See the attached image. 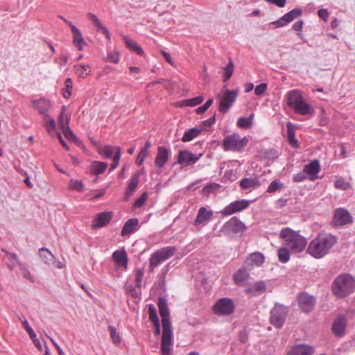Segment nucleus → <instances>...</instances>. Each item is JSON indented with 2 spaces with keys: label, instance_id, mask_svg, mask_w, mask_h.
<instances>
[{
  "label": "nucleus",
  "instance_id": "nucleus-3",
  "mask_svg": "<svg viewBox=\"0 0 355 355\" xmlns=\"http://www.w3.org/2000/svg\"><path fill=\"white\" fill-rule=\"evenodd\" d=\"M355 279L349 274L338 275L332 284L334 294L339 298L349 295L354 291Z\"/></svg>",
  "mask_w": 355,
  "mask_h": 355
},
{
  "label": "nucleus",
  "instance_id": "nucleus-22",
  "mask_svg": "<svg viewBox=\"0 0 355 355\" xmlns=\"http://www.w3.org/2000/svg\"><path fill=\"white\" fill-rule=\"evenodd\" d=\"M250 270L245 268V266H243L242 268H239L233 275V280L236 285L239 286H244L247 284L248 280L250 278V274L248 272Z\"/></svg>",
  "mask_w": 355,
  "mask_h": 355
},
{
  "label": "nucleus",
  "instance_id": "nucleus-43",
  "mask_svg": "<svg viewBox=\"0 0 355 355\" xmlns=\"http://www.w3.org/2000/svg\"><path fill=\"white\" fill-rule=\"evenodd\" d=\"M107 167V164L103 162H93L91 166V172L95 175H100L104 173Z\"/></svg>",
  "mask_w": 355,
  "mask_h": 355
},
{
  "label": "nucleus",
  "instance_id": "nucleus-4",
  "mask_svg": "<svg viewBox=\"0 0 355 355\" xmlns=\"http://www.w3.org/2000/svg\"><path fill=\"white\" fill-rule=\"evenodd\" d=\"M246 137H241L237 133L225 137L223 140V148L225 151L241 152L248 144Z\"/></svg>",
  "mask_w": 355,
  "mask_h": 355
},
{
  "label": "nucleus",
  "instance_id": "nucleus-34",
  "mask_svg": "<svg viewBox=\"0 0 355 355\" xmlns=\"http://www.w3.org/2000/svg\"><path fill=\"white\" fill-rule=\"evenodd\" d=\"M2 251L6 254V265L9 269L12 270L17 266H19L20 268L21 266L23 265L19 261L18 257L15 253L10 252L5 249H2Z\"/></svg>",
  "mask_w": 355,
  "mask_h": 355
},
{
  "label": "nucleus",
  "instance_id": "nucleus-18",
  "mask_svg": "<svg viewBox=\"0 0 355 355\" xmlns=\"http://www.w3.org/2000/svg\"><path fill=\"white\" fill-rule=\"evenodd\" d=\"M63 20L70 26L71 31L73 33V42L74 45H76L78 50L82 51L85 46H87V43L85 41L80 31L74 26L70 21L62 18Z\"/></svg>",
  "mask_w": 355,
  "mask_h": 355
},
{
  "label": "nucleus",
  "instance_id": "nucleus-27",
  "mask_svg": "<svg viewBox=\"0 0 355 355\" xmlns=\"http://www.w3.org/2000/svg\"><path fill=\"white\" fill-rule=\"evenodd\" d=\"M296 236L297 238H295L291 243H288L287 246L291 248L293 252L299 253L304 250L307 241L306 239L300 234Z\"/></svg>",
  "mask_w": 355,
  "mask_h": 355
},
{
  "label": "nucleus",
  "instance_id": "nucleus-23",
  "mask_svg": "<svg viewBox=\"0 0 355 355\" xmlns=\"http://www.w3.org/2000/svg\"><path fill=\"white\" fill-rule=\"evenodd\" d=\"M202 154H193L188 150L180 151L178 163L180 164L191 165L195 164L201 157Z\"/></svg>",
  "mask_w": 355,
  "mask_h": 355
},
{
  "label": "nucleus",
  "instance_id": "nucleus-19",
  "mask_svg": "<svg viewBox=\"0 0 355 355\" xmlns=\"http://www.w3.org/2000/svg\"><path fill=\"white\" fill-rule=\"evenodd\" d=\"M265 261L263 254L259 252L251 253L244 263V266L248 270L253 269L254 267L261 266Z\"/></svg>",
  "mask_w": 355,
  "mask_h": 355
},
{
  "label": "nucleus",
  "instance_id": "nucleus-1",
  "mask_svg": "<svg viewBox=\"0 0 355 355\" xmlns=\"http://www.w3.org/2000/svg\"><path fill=\"white\" fill-rule=\"evenodd\" d=\"M158 307L162 318L163 329L161 340L162 355H172L173 336L166 301L163 298H159L158 300Z\"/></svg>",
  "mask_w": 355,
  "mask_h": 355
},
{
  "label": "nucleus",
  "instance_id": "nucleus-20",
  "mask_svg": "<svg viewBox=\"0 0 355 355\" xmlns=\"http://www.w3.org/2000/svg\"><path fill=\"white\" fill-rule=\"evenodd\" d=\"M315 302L314 297L306 293H302L299 295V306L305 313H309L313 309Z\"/></svg>",
  "mask_w": 355,
  "mask_h": 355
},
{
  "label": "nucleus",
  "instance_id": "nucleus-15",
  "mask_svg": "<svg viewBox=\"0 0 355 355\" xmlns=\"http://www.w3.org/2000/svg\"><path fill=\"white\" fill-rule=\"evenodd\" d=\"M214 216V211L207 207H201L198 211L194 220V225H205L210 221Z\"/></svg>",
  "mask_w": 355,
  "mask_h": 355
},
{
  "label": "nucleus",
  "instance_id": "nucleus-42",
  "mask_svg": "<svg viewBox=\"0 0 355 355\" xmlns=\"http://www.w3.org/2000/svg\"><path fill=\"white\" fill-rule=\"evenodd\" d=\"M119 148V146H105L101 149L98 150V153L101 155H102L103 157L106 159H110L112 156L114 157L115 153H116V148Z\"/></svg>",
  "mask_w": 355,
  "mask_h": 355
},
{
  "label": "nucleus",
  "instance_id": "nucleus-46",
  "mask_svg": "<svg viewBox=\"0 0 355 355\" xmlns=\"http://www.w3.org/2000/svg\"><path fill=\"white\" fill-rule=\"evenodd\" d=\"M266 286L265 282L259 281L251 285L248 288L247 291L252 294H255L257 292H263L266 290Z\"/></svg>",
  "mask_w": 355,
  "mask_h": 355
},
{
  "label": "nucleus",
  "instance_id": "nucleus-48",
  "mask_svg": "<svg viewBox=\"0 0 355 355\" xmlns=\"http://www.w3.org/2000/svg\"><path fill=\"white\" fill-rule=\"evenodd\" d=\"M69 188L71 190L82 192L85 190V185L80 180L71 179L69 184Z\"/></svg>",
  "mask_w": 355,
  "mask_h": 355
},
{
  "label": "nucleus",
  "instance_id": "nucleus-39",
  "mask_svg": "<svg viewBox=\"0 0 355 355\" xmlns=\"http://www.w3.org/2000/svg\"><path fill=\"white\" fill-rule=\"evenodd\" d=\"M88 17L92 21L93 24L97 28L98 31H101L106 36L107 38L110 39V35L107 28L101 24L99 19L95 15L91 12L88 14Z\"/></svg>",
  "mask_w": 355,
  "mask_h": 355
},
{
  "label": "nucleus",
  "instance_id": "nucleus-7",
  "mask_svg": "<svg viewBox=\"0 0 355 355\" xmlns=\"http://www.w3.org/2000/svg\"><path fill=\"white\" fill-rule=\"evenodd\" d=\"M238 95L239 89L230 90L224 87L218 96L220 98L219 111L227 113L236 101Z\"/></svg>",
  "mask_w": 355,
  "mask_h": 355
},
{
  "label": "nucleus",
  "instance_id": "nucleus-29",
  "mask_svg": "<svg viewBox=\"0 0 355 355\" xmlns=\"http://www.w3.org/2000/svg\"><path fill=\"white\" fill-rule=\"evenodd\" d=\"M169 157L168 150L164 146H159L155 164L159 168L163 167L167 162Z\"/></svg>",
  "mask_w": 355,
  "mask_h": 355
},
{
  "label": "nucleus",
  "instance_id": "nucleus-24",
  "mask_svg": "<svg viewBox=\"0 0 355 355\" xmlns=\"http://www.w3.org/2000/svg\"><path fill=\"white\" fill-rule=\"evenodd\" d=\"M320 166L319 161L317 159L313 160L309 164L304 167V173L309 175V179L311 181H314L318 178V174L320 171Z\"/></svg>",
  "mask_w": 355,
  "mask_h": 355
},
{
  "label": "nucleus",
  "instance_id": "nucleus-2",
  "mask_svg": "<svg viewBox=\"0 0 355 355\" xmlns=\"http://www.w3.org/2000/svg\"><path fill=\"white\" fill-rule=\"evenodd\" d=\"M337 242V236L329 233H320L309 243L306 253L315 259H322L329 253Z\"/></svg>",
  "mask_w": 355,
  "mask_h": 355
},
{
  "label": "nucleus",
  "instance_id": "nucleus-13",
  "mask_svg": "<svg viewBox=\"0 0 355 355\" xmlns=\"http://www.w3.org/2000/svg\"><path fill=\"white\" fill-rule=\"evenodd\" d=\"M246 230V226L238 218L233 217L230 218L223 226L221 231L225 234L232 233L243 232Z\"/></svg>",
  "mask_w": 355,
  "mask_h": 355
},
{
  "label": "nucleus",
  "instance_id": "nucleus-62",
  "mask_svg": "<svg viewBox=\"0 0 355 355\" xmlns=\"http://www.w3.org/2000/svg\"><path fill=\"white\" fill-rule=\"evenodd\" d=\"M147 197V193H142L141 196L135 201L134 207L137 208L142 207L146 202Z\"/></svg>",
  "mask_w": 355,
  "mask_h": 355
},
{
  "label": "nucleus",
  "instance_id": "nucleus-56",
  "mask_svg": "<svg viewBox=\"0 0 355 355\" xmlns=\"http://www.w3.org/2000/svg\"><path fill=\"white\" fill-rule=\"evenodd\" d=\"M106 62H110L113 63H118L119 62V53L116 51H112L107 53L105 58Z\"/></svg>",
  "mask_w": 355,
  "mask_h": 355
},
{
  "label": "nucleus",
  "instance_id": "nucleus-12",
  "mask_svg": "<svg viewBox=\"0 0 355 355\" xmlns=\"http://www.w3.org/2000/svg\"><path fill=\"white\" fill-rule=\"evenodd\" d=\"M353 223L350 213L343 207L337 208L334 211L333 223L336 226H344Z\"/></svg>",
  "mask_w": 355,
  "mask_h": 355
},
{
  "label": "nucleus",
  "instance_id": "nucleus-45",
  "mask_svg": "<svg viewBox=\"0 0 355 355\" xmlns=\"http://www.w3.org/2000/svg\"><path fill=\"white\" fill-rule=\"evenodd\" d=\"M254 114H252L249 117H241L237 121V126L240 128L248 129L252 127Z\"/></svg>",
  "mask_w": 355,
  "mask_h": 355
},
{
  "label": "nucleus",
  "instance_id": "nucleus-9",
  "mask_svg": "<svg viewBox=\"0 0 355 355\" xmlns=\"http://www.w3.org/2000/svg\"><path fill=\"white\" fill-rule=\"evenodd\" d=\"M70 116V114H69L67 112L66 106H62L61 112L58 117V124L64 135L68 139H72L76 138V136L74 135L69 125Z\"/></svg>",
  "mask_w": 355,
  "mask_h": 355
},
{
  "label": "nucleus",
  "instance_id": "nucleus-53",
  "mask_svg": "<svg viewBox=\"0 0 355 355\" xmlns=\"http://www.w3.org/2000/svg\"><path fill=\"white\" fill-rule=\"evenodd\" d=\"M284 187V184L278 180H274L269 184L267 191L268 193H275L277 190H279Z\"/></svg>",
  "mask_w": 355,
  "mask_h": 355
},
{
  "label": "nucleus",
  "instance_id": "nucleus-41",
  "mask_svg": "<svg viewBox=\"0 0 355 355\" xmlns=\"http://www.w3.org/2000/svg\"><path fill=\"white\" fill-rule=\"evenodd\" d=\"M123 39L127 47L135 52L137 55H141L144 54L142 48L137 42L128 36H123Z\"/></svg>",
  "mask_w": 355,
  "mask_h": 355
},
{
  "label": "nucleus",
  "instance_id": "nucleus-17",
  "mask_svg": "<svg viewBox=\"0 0 355 355\" xmlns=\"http://www.w3.org/2000/svg\"><path fill=\"white\" fill-rule=\"evenodd\" d=\"M302 13V11L300 8H295L285 14L279 19L272 21V24H275L277 28L285 26L290 22L293 21L295 19L300 17Z\"/></svg>",
  "mask_w": 355,
  "mask_h": 355
},
{
  "label": "nucleus",
  "instance_id": "nucleus-21",
  "mask_svg": "<svg viewBox=\"0 0 355 355\" xmlns=\"http://www.w3.org/2000/svg\"><path fill=\"white\" fill-rule=\"evenodd\" d=\"M347 318L343 315H338L332 324V331L338 337H343L345 334Z\"/></svg>",
  "mask_w": 355,
  "mask_h": 355
},
{
  "label": "nucleus",
  "instance_id": "nucleus-60",
  "mask_svg": "<svg viewBox=\"0 0 355 355\" xmlns=\"http://www.w3.org/2000/svg\"><path fill=\"white\" fill-rule=\"evenodd\" d=\"M144 271L143 270H137L135 273V286L140 288L141 286L142 279L144 277Z\"/></svg>",
  "mask_w": 355,
  "mask_h": 355
},
{
  "label": "nucleus",
  "instance_id": "nucleus-26",
  "mask_svg": "<svg viewBox=\"0 0 355 355\" xmlns=\"http://www.w3.org/2000/svg\"><path fill=\"white\" fill-rule=\"evenodd\" d=\"M31 103L33 107L43 116L48 114V112L51 107V102L45 98L33 100Z\"/></svg>",
  "mask_w": 355,
  "mask_h": 355
},
{
  "label": "nucleus",
  "instance_id": "nucleus-5",
  "mask_svg": "<svg viewBox=\"0 0 355 355\" xmlns=\"http://www.w3.org/2000/svg\"><path fill=\"white\" fill-rule=\"evenodd\" d=\"M177 252L174 246H166L153 253L150 258V270L153 271L159 264L173 257Z\"/></svg>",
  "mask_w": 355,
  "mask_h": 355
},
{
  "label": "nucleus",
  "instance_id": "nucleus-57",
  "mask_svg": "<svg viewBox=\"0 0 355 355\" xmlns=\"http://www.w3.org/2000/svg\"><path fill=\"white\" fill-rule=\"evenodd\" d=\"M116 153H115L114 156L113 157V162L112 163L110 166V171H112L115 169L119 163L121 156V150L120 148H116Z\"/></svg>",
  "mask_w": 355,
  "mask_h": 355
},
{
  "label": "nucleus",
  "instance_id": "nucleus-47",
  "mask_svg": "<svg viewBox=\"0 0 355 355\" xmlns=\"http://www.w3.org/2000/svg\"><path fill=\"white\" fill-rule=\"evenodd\" d=\"M204 97L202 96H198L193 98L186 99L181 101V105L194 107L202 103Z\"/></svg>",
  "mask_w": 355,
  "mask_h": 355
},
{
  "label": "nucleus",
  "instance_id": "nucleus-10",
  "mask_svg": "<svg viewBox=\"0 0 355 355\" xmlns=\"http://www.w3.org/2000/svg\"><path fill=\"white\" fill-rule=\"evenodd\" d=\"M234 310L233 301L227 297L218 300L213 306L214 313L218 315H226L231 314Z\"/></svg>",
  "mask_w": 355,
  "mask_h": 355
},
{
  "label": "nucleus",
  "instance_id": "nucleus-44",
  "mask_svg": "<svg viewBox=\"0 0 355 355\" xmlns=\"http://www.w3.org/2000/svg\"><path fill=\"white\" fill-rule=\"evenodd\" d=\"M75 72L80 78L87 77L91 72V67L89 64H76Z\"/></svg>",
  "mask_w": 355,
  "mask_h": 355
},
{
  "label": "nucleus",
  "instance_id": "nucleus-50",
  "mask_svg": "<svg viewBox=\"0 0 355 355\" xmlns=\"http://www.w3.org/2000/svg\"><path fill=\"white\" fill-rule=\"evenodd\" d=\"M278 257L282 263H286L290 259L289 250L286 248H280L277 252Z\"/></svg>",
  "mask_w": 355,
  "mask_h": 355
},
{
  "label": "nucleus",
  "instance_id": "nucleus-25",
  "mask_svg": "<svg viewBox=\"0 0 355 355\" xmlns=\"http://www.w3.org/2000/svg\"><path fill=\"white\" fill-rule=\"evenodd\" d=\"M113 214L112 212L100 213L95 216L92 227L94 228H99L105 226L110 223Z\"/></svg>",
  "mask_w": 355,
  "mask_h": 355
},
{
  "label": "nucleus",
  "instance_id": "nucleus-16",
  "mask_svg": "<svg viewBox=\"0 0 355 355\" xmlns=\"http://www.w3.org/2000/svg\"><path fill=\"white\" fill-rule=\"evenodd\" d=\"M302 13V11L300 8H295L285 14L279 19L272 21V24H275L277 28L285 26L290 22L293 21L295 19L300 17Z\"/></svg>",
  "mask_w": 355,
  "mask_h": 355
},
{
  "label": "nucleus",
  "instance_id": "nucleus-59",
  "mask_svg": "<svg viewBox=\"0 0 355 355\" xmlns=\"http://www.w3.org/2000/svg\"><path fill=\"white\" fill-rule=\"evenodd\" d=\"M19 268H20L24 278L31 281V282H35L34 276L31 274L30 270L26 268V266L24 264L21 266V267Z\"/></svg>",
  "mask_w": 355,
  "mask_h": 355
},
{
  "label": "nucleus",
  "instance_id": "nucleus-30",
  "mask_svg": "<svg viewBox=\"0 0 355 355\" xmlns=\"http://www.w3.org/2000/svg\"><path fill=\"white\" fill-rule=\"evenodd\" d=\"M291 108L293 109L295 112L301 115H311L313 113V110L311 105L305 101L304 98Z\"/></svg>",
  "mask_w": 355,
  "mask_h": 355
},
{
  "label": "nucleus",
  "instance_id": "nucleus-40",
  "mask_svg": "<svg viewBox=\"0 0 355 355\" xmlns=\"http://www.w3.org/2000/svg\"><path fill=\"white\" fill-rule=\"evenodd\" d=\"M43 120L48 133L51 135L55 134L56 123L54 119L51 117L48 114L44 116Z\"/></svg>",
  "mask_w": 355,
  "mask_h": 355
},
{
  "label": "nucleus",
  "instance_id": "nucleus-51",
  "mask_svg": "<svg viewBox=\"0 0 355 355\" xmlns=\"http://www.w3.org/2000/svg\"><path fill=\"white\" fill-rule=\"evenodd\" d=\"M334 185L337 189L341 190H347L351 187L350 184L341 177L336 178Z\"/></svg>",
  "mask_w": 355,
  "mask_h": 355
},
{
  "label": "nucleus",
  "instance_id": "nucleus-33",
  "mask_svg": "<svg viewBox=\"0 0 355 355\" xmlns=\"http://www.w3.org/2000/svg\"><path fill=\"white\" fill-rule=\"evenodd\" d=\"M312 347L305 345H297L291 348L287 355H312Z\"/></svg>",
  "mask_w": 355,
  "mask_h": 355
},
{
  "label": "nucleus",
  "instance_id": "nucleus-28",
  "mask_svg": "<svg viewBox=\"0 0 355 355\" xmlns=\"http://www.w3.org/2000/svg\"><path fill=\"white\" fill-rule=\"evenodd\" d=\"M141 175V173L139 171L136 172L132 178L130 179L126 191L125 192V200L128 201L130 196L132 195L133 192L136 190L138 184L139 182V177Z\"/></svg>",
  "mask_w": 355,
  "mask_h": 355
},
{
  "label": "nucleus",
  "instance_id": "nucleus-37",
  "mask_svg": "<svg viewBox=\"0 0 355 355\" xmlns=\"http://www.w3.org/2000/svg\"><path fill=\"white\" fill-rule=\"evenodd\" d=\"M39 255L42 261L49 266L55 264V256L46 248H42L39 250Z\"/></svg>",
  "mask_w": 355,
  "mask_h": 355
},
{
  "label": "nucleus",
  "instance_id": "nucleus-58",
  "mask_svg": "<svg viewBox=\"0 0 355 355\" xmlns=\"http://www.w3.org/2000/svg\"><path fill=\"white\" fill-rule=\"evenodd\" d=\"M108 329H109V331L110 333V336L113 340V343L116 345L119 344L121 342V338H120L119 334L117 333L116 329L112 326H109Z\"/></svg>",
  "mask_w": 355,
  "mask_h": 355
},
{
  "label": "nucleus",
  "instance_id": "nucleus-6",
  "mask_svg": "<svg viewBox=\"0 0 355 355\" xmlns=\"http://www.w3.org/2000/svg\"><path fill=\"white\" fill-rule=\"evenodd\" d=\"M177 252L174 246H166L153 253L150 258V270L153 271L159 264L173 257Z\"/></svg>",
  "mask_w": 355,
  "mask_h": 355
},
{
  "label": "nucleus",
  "instance_id": "nucleus-31",
  "mask_svg": "<svg viewBox=\"0 0 355 355\" xmlns=\"http://www.w3.org/2000/svg\"><path fill=\"white\" fill-rule=\"evenodd\" d=\"M112 259L118 266L127 268L128 257L124 250L121 249L114 251L112 254Z\"/></svg>",
  "mask_w": 355,
  "mask_h": 355
},
{
  "label": "nucleus",
  "instance_id": "nucleus-11",
  "mask_svg": "<svg viewBox=\"0 0 355 355\" xmlns=\"http://www.w3.org/2000/svg\"><path fill=\"white\" fill-rule=\"evenodd\" d=\"M250 201L242 199L232 202L228 205L225 207L221 211L220 214L223 216H228L236 212L242 211L249 207Z\"/></svg>",
  "mask_w": 355,
  "mask_h": 355
},
{
  "label": "nucleus",
  "instance_id": "nucleus-32",
  "mask_svg": "<svg viewBox=\"0 0 355 355\" xmlns=\"http://www.w3.org/2000/svg\"><path fill=\"white\" fill-rule=\"evenodd\" d=\"M138 224L139 220L137 218H130L128 220L122 228L121 236L129 235L137 231Z\"/></svg>",
  "mask_w": 355,
  "mask_h": 355
},
{
  "label": "nucleus",
  "instance_id": "nucleus-8",
  "mask_svg": "<svg viewBox=\"0 0 355 355\" xmlns=\"http://www.w3.org/2000/svg\"><path fill=\"white\" fill-rule=\"evenodd\" d=\"M287 308L284 305L276 304L270 311V322L277 328H281L287 315Z\"/></svg>",
  "mask_w": 355,
  "mask_h": 355
},
{
  "label": "nucleus",
  "instance_id": "nucleus-63",
  "mask_svg": "<svg viewBox=\"0 0 355 355\" xmlns=\"http://www.w3.org/2000/svg\"><path fill=\"white\" fill-rule=\"evenodd\" d=\"M267 89L266 83H261L257 85L254 89L255 94L257 96H261Z\"/></svg>",
  "mask_w": 355,
  "mask_h": 355
},
{
  "label": "nucleus",
  "instance_id": "nucleus-52",
  "mask_svg": "<svg viewBox=\"0 0 355 355\" xmlns=\"http://www.w3.org/2000/svg\"><path fill=\"white\" fill-rule=\"evenodd\" d=\"M65 87L62 89V95L65 98H69L71 96V89L73 83L71 78L65 80Z\"/></svg>",
  "mask_w": 355,
  "mask_h": 355
},
{
  "label": "nucleus",
  "instance_id": "nucleus-49",
  "mask_svg": "<svg viewBox=\"0 0 355 355\" xmlns=\"http://www.w3.org/2000/svg\"><path fill=\"white\" fill-rule=\"evenodd\" d=\"M224 71V81L228 80L232 76L234 71V63L231 58L229 59V62L223 69Z\"/></svg>",
  "mask_w": 355,
  "mask_h": 355
},
{
  "label": "nucleus",
  "instance_id": "nucleus-35",
  "mask_svg": "<svg viewBox=\"0 0 355 355\" xmlns=\"http://www.w3.org/2000/svg\"><path fill=\"white\" fill-rule=\"evenodd\" d=\"M300 234L289 227L283 228L279 234L280 238H282L286 245H288V243H291L295 238L296 236H299Z\"/></svg>",
  "mask_w": 355,
  "mask_h": 355
},
{
  "label": "nucleus",
  "instance_id": "nucleus-64",
  "mask_svg": "<svg viewBox=\"0 0 355 355\" xmlns=\"http://www.w3.org/2000/svg\"><path fill=\"white\" fill-rule=\"evenodd\" d=\"M127 291L135 299H140L141 293L133 287L132 286H129L127 287Z\"/></svg>",
  "mask_w": 355,
  "mask_h": 355
},
{
  "label": "nucleus",
  "instance_id": "nucleus-14",
  "mask_svg": "<svg viewBox=\"0 0 355 355\" xmlns=\"http://www.w3.org/2000/svg\"><path fill=\"white\" fill-rule=\"evenodd\" d=\"M261 184L259 176L255 174L250 177L243 178L239 181L241 188L248 191L258 189Z\"/></svg>",
  "mask_w": 355,
  "mask_h": 355
},
{
  "label": "nucleus",
  "instance_id": "nucleus-54",
  "mask_svg": "<svg viewBox=\"0 0 355 355\" xmlns=\"http://www.w3.org/2000/svg\"><path fill=\"white\" fill-rule=\"evenodd\" d=\"M148 314L149 319L153 324L159 323L156 309L153 304H150L148 306Z\"/></svg>",
  "mask_w": 355,
  "mask_h": 355
},
{
  "label": "nucleus",
  "instance_id": "nucleus-61",
  "mask_svg": "<svg viewBox=\"0 0 355 355\" xmlns=\"http://www.w3.org/2000/svg\"><path fill=\"white\" fill-rule=\"evenodd\" d=\"M214 102L213 98L209 99L203 105L197 108L196 112L198 114L204 113L212 105Z\"/></svg>",
  "mask_w": 355,
  "mask_h": 355
},
{
  "label": "nucleus",
  "instance_id": "nucleus-55",
  "mask_svg": "<svg viewBox=\"0 0 355 355\" xmlns=\"http://www.w3.org/2000/svg\"><path fill=\"white\" fill-rule=\"evenodd\" d=\"M292 123L288 122L287 123V128H288V139L289 141V144L292 146H297V141L295 138V133L291 130Z\"/></svg>",
  "mask_w": 355,
  "mask_h": 355
},
{
  "label": "nucleus",
  "instance_id": "nucleus-36",
  "mask_svg": "<svg viewBox=\"0 0 355 355\" xmlns=\"http://www.w3.org/2000/svg\"><path fill=\"white\" fill-rule=\"evenodd\" d=\"M204 128H192L187 130L183 137H182V141L184 142H189L198 137L200 133L203 131Z\"/></svg>",
  "mask_w": 355,
  "mask_h": 355
},
{
  "label": "nucleus",
  "instance_id": "nucleus-38",
  "mask_svg": "<svg viewBox=\"0 0 355 355\" xmlns=\"http://www.w3.org/2000/svg\"><path fill=\"white\" fill-rule=\"evenodd\" d=\"M302 98L303 96L298 90H291L286 94L287 104L290 107H293Z\"/></svg>",
  "mask_w": 355,
  "mask_h": 355
}]
</instances>
